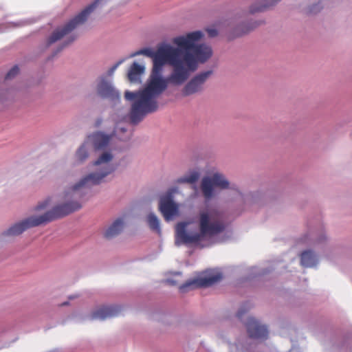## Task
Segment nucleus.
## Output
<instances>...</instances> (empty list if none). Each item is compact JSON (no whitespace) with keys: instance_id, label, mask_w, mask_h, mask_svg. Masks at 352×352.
<instances>
[{"instance_id":"1","label":"nucleus","mask_w":352,"mask_h":352,"mask_svg":"<svg viewBox=\"0 0 352 352\" xmlns=\"http://www.w3.org/2000/svg\"><path fill=\"white\" fill-rule=\"evenodd\" d=\"M204 34L195 31L172 39V43L155 50V97L167 87L168 81L182 85L195 71L199 63H204L212 55L206 44L197 45Z\"/></svg>"},{"instance_id":"2","label":"nucleus","mask_w":352,"mask_h":352,"mask_svg":"<svg viewBox=\"0 0 352 352\" xmlns=\"http://www.w3.org/2000/svg\"><path fill=\"white\" fill-rule=\"evenodd\" d=\"M190 223L180 222L176 226V238L184 244L201 245L208 238L221 233L225 225L221 220L219 212L215 210L201 211L199 212V228H188Z\"/></svg>"},{"instance_id":"3","label":"nucleus","mask_w":352,"mask_h":352,"mask_svg":"<svg viewBox=\"0 0 352 352\" xmlns=\"http://www.w3.org/2000/svg\"><path fill=\"white\" fill-rule=\"evenodd\" d=\"M139 55H145L151 58L153 67L147 85L144 89L138 91H126L124 92L125 99L131 102L129 117L133 124H138L146 115L154 110V50L144 48L131 53L128 58Z\"/></svg>"},{"instance_id":"4","label":"nucleus","mask_w":352,"mask_h":352,"mask_svg":"<svg viewBox=\"0 0 352 352\" xmlns=\"http://www.w3.org/2000/svg\"><path fill=\"white\" fill-rule=\"evenodd\" d=\"M81 207L82 205L77 201H69L56 206L42 215L30 217L21 222L14 224L5 232V234L8 236L19 235L30 228L46 224L57 219L62 218L78 210Z\"/></svg>"},{"instance_id":"5","label":"nucleus","mask_w":352,"mask_h":352,"mask_svg":"<svg viewBox=\"0 0 352 352\" xmlns=\"http://www.w3.org/2000/svg\"><path fill=\"white\" fill-rule=\"evenodd\" d=\"M113 155L110 153H103L94 164L95 166L102 165V171L100 173H91L82 179L77 184L73 187L72 190V197H78L79 195L78 190L81 187L99 184L104 177L113 172L114 168L111 165L109 164L111 161Z\"/></svg>"},{"instance_id":"6","label":"nucleus","mask_w":352,"mask_h":352,"mask_svg":"<svg viewBox=\"0 0 352 352\" xmlns=\"http://www.w3.org/2000/svg\"><path fill=\"white\" fill-rule=\"evenodd\" d=\"M101 0H95L92 3L87 6L74 19L70 20L63 28L55 30L48 39V45H51L64 36L69 34L78 25L82 24L88 16L95 10Z\"/></svg>"},{"instance_id":"7","label":"nucleus","mask_w":352,"mask_h":352,"mask_svg":"<svg viewBox=\"0 0 352 352\" xmlns=\"http://www.w3.org/2000/svg\"><path fill=\"white\" fill-rule=\"evenodd\" d=\"M110 136L102 133H94L87 137L85 142L78 148L76 156L79 162H82L88 157V151L86 144L91 143L96 151L104 150L109 145Z\"/></svg>"},{"instance_id":"8","label":"nucleus","mask_w":352,"mask_h":352,"mask_svg":"<svg viewBox=\"0 0 352 352\" xmlns=\"http://www.w3.org/2000/svg\"><path fill=\"white\" fill-rule=\"evenodd\" d=\"M221 279L222 275L221 273L210 274L206 276L187 281L186 283L179 286V290L181 292H185L188 289L210 287L219 282Z\"/></svg>"},{"instance_id":"9","label":"nucleus","mask_w":352,"mask_h":352,"mask_svg":"<svg viewBox=\"0 0 352 352\" xmlns=\"http://www.w3.org/2000/svg\"><path fill=\"white\" fill-rule=\"evenodd\" d=\"M211 70L200 72L195 75L183 88L182 95L188 96L203 90L204 85L211 76Z\"/></svg>"},{"instance_id":"10","label":"nucleus","mask_w":352,"mask_h":352,"mask_svg":"<svg viewBox=\"0 0 352 352\" xmlns=\"http://www.w3.org/2000/svg\"><path fill=\"white\" fill-rule=\"evenodd\" d=\"M246 328L251 338L266 340L268 336V330L265 325L253 318H250L246 323Z\"/></svg>"},{"instance_id":"11","label":"nucleus","mask_w":352,"mask_h":352,"mask_svg":"<svg viewBox=\"0 0 352 352\" xmlns=\"http://www.w3.org/2000/svg\"><path fill=\"white\" fill-rule=\"evenodd\" d=\"M122 311V308L118 305L102 306L92 311L89 319L104 320L109 318L118 316Z\"/></svg>"},{"instance_id":"12","label":"nucleus","mask_w":352,"mask_h":352,"mask_svg":"<svg viewBox=\"0 0 352 352\" xmlns=\"http://www.w3.org/2000/svg\"><path fill=\"white\" fill-rule=\"evenodd\" d=\"M160 210L166 221H170L179 215V205L170 197H166L160 200Z\"/></svg>"},{"instance_id":"13","label":"nucleus","mask_w":352,"mask_h":352,"mask_svg":"<svg viewBox=\"0 0 352 352\" xmlns=\"http://www.w3.org/2000/svg\"><path fill=\"white\" fill-rule=\"evenodd\" d=\"M97 92L102 98H109L112 100H119L120 98L119 92L104 77L100 79Z\"/></svg>"},{"instance_id":"14","label":"nucleus","mask_w":352,"mask_h":352,"mask_svg":"<svg viewBox=\"0 0 352 352\" xmlns=\"http://www.w3.org/2000/svg\"><path fill=\"white\" fill-rule=\"evenodd\" d=\"M145 67L136 62H134L129 67L127 77L130 82H138L140 81V77L144 74Z\"/></svg>"},{"instance_id":"15","label":"nucleus","mask_w":352,"mask_h":352,"mask_svg":"<svg viewBox=\"0 0 352 352\" xmlns=\"http://www.w3.org/2000/svg\"><path fill=\"white\" fill-rule=\"evenodd\" d=\"M124 228V221L121 219L116 220L111 226L105 231L104 235V237L110 239L116 236Z\"/></svg>"},{"instance_id":"16","label":"nucleus","mask_w":352,"mask_h":352,"mask_svg":"<svg viewBox=\"0 0 352 352\" xmlns=\"http://www.w3.org/2000/svg\"><path fill=\"white\" fill-rule=\"evenodd\" d=\"M258 25H259V23H255L250 26H245L243 24L240 25L229 33L228 37L230 39H233L236 37L241 36L248 33L251 30H254Z\"/></svg>"},{"instance_id":"17","label":"nucleus","mask_w":352,"mask_h":352,"mask_svg":"<svg viewBox=\"0 0 352 352\" xmlns=\"http://www.w3.org/2000/svg\"><path fill=\"white\" fill-rule=\"evenodd\" d=\"M213 183L210 177H204L201 183V189L204 197L210 199L213 195Z\"/></svg>"},{"instance_id":"18","label":"nucleus","mask_w":352,"mask_h":352,"mask_svg":"<svg viewBox=\"0 0 352 352\" xmlns=\"http://www.w3.org/2000/svg\"><path fill=\"white\" fill-rule=\"evenodd\" d=\"M300 263L304 267H314L317 263L316 255L311 250L305 251L300 255Z\"/></svg>"},{"instance_id":"19","label":"nucleus","mask_w":352,"mask_h":352,"mask_svg":"<svg viewBox=\"0 0 352 352\" xmlns=\"http://www.w3.org/2000/svg\"><path fill=\"white\" fill-rule=\"evenodd\" d=\"M210 178L211 179L214 186L221 189H227L229 188V182L222 174L217 173L210 177Z\"/></svg>"},{"instance_id":"20","label":"nucleus","mask_w":352,"mask_h":352,"mask_svg":"<svg viewBox=\"0 0 352 352\" xmlns=\"http://www.w3.org/2000/svg\"><path fill=\"white\" fill-rule=\"evenodd\" d=\"M199 178V173L197 171H193L190 173L188 175H186L183 177L178 178L176 180L177 184H194L195 183L198 179Z\"/></svg>"},{"instance_id":"21","label":"nucleus","mask_w":352,"mask_h":352,"mask_svg":"<svg viewBox=\"0 0 352 352\" xmlns=\"http://www.w3.org/2000/svg\"><path fill=\"white\" fill-rule=\"evenodd\" d=\"M19 72V67L15 65L8 72V74H6V80H9V79H12V78H14V76H16Z\"/></svg>"},{"instance_id":"22","label":"nucleus","mask_w":352,"mask_h":352,"mask_svg":"<svg viewBox=\"0 0 352 352\" xmlns=\"http://www.w3.org/2000/svg\"><path fill=\"white\" fill-rule=\"evenodd\" d=\"M50 202V198L46 199L43 201L39 203L35 207L34 210L35 211H40V210H43L46 209L49 206Z\"/></svg>"},{"instance_id":"23","label":"nucleus","mask_w":352,"mask_h":352,"mask_svg":"<svg viewBox=\"0 0 352 352\" xmlns=\"http://www.w3.org/2000/svg\"><path fill=\"white\" fill-rule=\"evenodd\" d=\"M125 59L120 60L118 62H117L114 65H113L107 72V74L109 76L113 75L114 72L116 70V69L118 67V66L122 64Z\"/></svg>"},{"instance_id":"24","label":"nucleus","mask_w":352,"mask_h":352,"mask_svg":"<svg viewBox=\"0 0 352 352\" xmlns=\"http://www.w3.org/2000/svg\"><path fill=\"white\" fill-rule=\"evenodd\" d=\"M147 222L151 230H154V213H150L147 217Z\"/></svg>"},{"instance_id":"25","label":"nucleus","mask_w":352,"mask_h":352,"mask_svg":"<svg viewBox=\"0 0 352 352\" xmlns=\"http://www.w3.org/2000/svg\"><path fill=\"white\" fill-rule=\"evenodd\" d=\"M206 32L210 37H214L218 34L217 30L214 28H208Z\"/></svg>"},{"instance_id":"26","label":"nucleus","mask_w":352,"mask_h":352,"mask_svg":"<svg viewBox=\"0 0 352 352\" xmlns=\"http://www.w3.org/2000/svg\"><path fill=\"white\" fill-rule=\"evenodd\" d=\"M250 307H242L237 312V317L239 318H241L242 316L249 310Z\"/></svg>"},{"instance_id":"27","label":"nucleus","mask_w":352,"mask_h":352,"mask_svg":"<svg viewBox=\"0 0 352 352\" xmlns=\"http://www.w3.org/2000/svg\"><path fill=\"white\" fill-rule=\"evenodd\" d=\"M155 230L157 229L158 226H159V221L157 219V218L155 217Z\"/></svg>"},{"instance_id":"28","label":"nucleus","mask_w":352,"mask_h":352,"mask_svg":"<svg viewBox=\"0 0 352 352\" xmlns=\"http://www.w3.org/2000/svg\"><path fill=\"white\" fill-rule=\"evenodd\" d=\"M167 281L168 283H170L171 285H175L176 284V283L174 280H170V279H168Z\"/></svg>"},{"instance_id":"29","label":"nucleus","mask_w":352,"mask_h":352,"mask_svg":"<svg viewBox=\"0 0 352 352\" xmlns=\"http://www.w3.org/2000/svg\"><path fill=\"white\" fill-rule=\"evenodd\" d=\"M101 122H102V121H101V120H98L97 121V123H96V126H99V125L100 124Z\"/></svg>"},{"instance_id":"30","label":"nucleus","mask_w":352,"mask_h":352,"mask_svg":"<svg viewBox=\"0 0 352 352\" xmlns=\"http://www.w3.org/2000/svg\"><path fill=\"white\" fill-rule=\"evenodd\" d=\"M309 12H310V13H315V12H316V11H314V10H313V8H310V10H309Z\"/></svg>"},{"instance_id":"31","label":"nucleus","mask_w":352,"mask_h":352,"mask_svg":"<svg viewBox=\"0 0 352 352\" xmlns=\"http://www.w3.org/2000/svg\"><path fill=\"white\" fill-rule=\"evenodd\" d=\"M75 38V37L72 38L67 44L72 43L73 41H74Z\"/></svg>"},{"instance_id":"32","label":"nucleus","mask_w":352,"mask_h":352,"mask_svg":"<svg viewBox=\"0 0 352 352\" xmlns=\"http://www.w3.org/2000/svg\"><path fill=\"white\" fill-rule=\"evenodd\" d=\"M67 304H68L67 302H65L61 304V306L67 305Z\"/></svg>"}]
</instances>
